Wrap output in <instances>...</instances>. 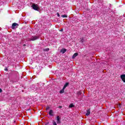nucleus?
<instances>
[{
	"instance_id": "1",
	"label": "nucleus",
	"mask_w": 125,
	"mask_h": 125,
	"mask_svg": "<svg viewBox=\"0 0 125 125\" xmlns=\"http://www.w3.org/2000/svg\"><path fill=\"white\" fill-rule=\"evenodd\" d=\"M32 7L34 10H39L40 9V7H39V5L38 4H33Z\"/></svg>"
},
{
	"instance_id": "2",
	"label": "nucleus",
	"mask_w": 125,
	"mask_h": 125,
	"mask_svg": "<svg viewBox=\"0 0 125 125\" xmlns=\"http://www.w3.org/2000/svg\"><path fill=\"white\" fill-rule=\"evenodd\" d=\"M19 25L16 22H14L12 25V29H16L18 27Z\"/></svg>"
},
{
	"instance_id": "3",
	"label": "nucleus",
	"mask_w": 125,
	"mask_h": 125,
	"mask_svg": "<svg viewBox=\"0 0 125 125\" xmlns=\"http://www.w3.org/2000/svg\"><path fill=\"white\" fill-rule=\"evenodd\" d=\"M38 39H39V37L38 36H32L30 41H36V40H38Z\"/></svg>"
},
{
	"instance_id": "4",
	"label": "nucleus",
	"mask_w": 125,
	"mask_h": 125,
	"mask_svg": "<svg viewBox=\"0 0 125 125\" xmlns=\"http://www.w3.org/2000/svg\"><path fill=\"white\" fill-rule=\"evenodd\" d=\"M121 79L122 80L124 83H125V74L121 75Z\"/></svg>"
},
{
	"instance_id": "5",
	"label": "nucleus",
	"mask_w": 125,
	"mask_h": 125,
	"mask_svg": "<svg viewBox=\"0 0 125 125\" xmlns=\"http://www.w3.org/2000/svg\"><path fill=\"white\" fill-rule=\"evenodd\" d=\"M57 124H60V123H61V122L60 121V117H59V116H57Z\"/></svg>"
},
{
	"instance_id": "6",
	"label": "nucleus",
	"mask_w": 125,
	"mask_h": 125,
	"mask_svg": "<svg viewBox=\"0 0 125 125\" xmlns=\"http://www.w3.org/2000/svg\"><path fill=\"white\" fill-rule=\"evenodd\" d=\"M90 115V109H88L86 111V116H89Z\"/></svg>"
},
{
	"instance_id": "7",
	"label": "nucleus",
	"mask_w": 125,
	"mask_h": 125,
	"mask_svg": "<svg viewBox=\"0 0 125 125\" xmlns=\"http://www.w3.org/2000/svg\"><path fill=\"white\" fill-rule=\"evenodd\" d=\"M49 115L50 116H53V110H50V111L49 112Z\"/></svg>"
},
{
	"instance_id": "8",
	"label": "nucleus",
	"mask_w": 125,
	"mask_h": 125,
	"mask_svg": "<svg viewBox=\"0 0 125 125\" xmlns=\"http://www.w3.org/2000/svg\"><path fill=\"white\" fill-rule=\"evenodd\" d=\"M67 51V50L66 49H62V50H61V52H62V53L64 54L65 53V52Z\"/></svg>"
},
{
	"instance_id": "9",
	"label": "nucleus",
	"mask_w": 125,
	"mask_h": 125,
	"mask_svg": "<svg viewBox=\"0 0 125 125\" xmlns=\"http://www.w3.org/2000/svg\"><path fill=\"white\" fill-rule=\"evenodd\" d=\"M64 91H65V89H64V88H62V89L60 91V93L61 94H62V93H64Z\"/></svg>"
},
{
	"instance_id": "10",
	"label": "nucleus",
	"mask_w": 125,
	"mask_h": 125,
	"mask_svg": "<svg viewBox=\"0 0 125 125\" xmlns=\"http://www.w3.org/2000/svg\"><path fill=\"white\" fill-rule=\"evenodd\" d=\"M78 53H74V54L72 56V58H76V57H77V56L78 55Z\"/></svg>"
},
{
	"instance_id": "11",
	"label": "nucleus",
	"mask_w": 125,
	"mask_h": 125,
	"mask_svg": "<svg viewBox=\"0 0 125 125\" xmlns=\"http://www.w3.org/2000/svg\"><path fill=\"white\" fill-rule=\"evenodd\" d=\"M68 85H69V83H66L65 84H64V85L63 86V89H65V88L67 87V86H68Z\"/></svg>"
},
{
	"instance_id": "12",
	"label": "nucleus",
	"mask_w": 125,
	"mask_h": 125,
	"mask_svg": "<svg viewBox=\"0 0 125 125\" xmlns=\"http://www.w3.org/2000/svg\"><path fill=\"white\" fill-rule=\"evenodd\" d=\"M62 18H67L68 17V16H67L66 15H62Z\"/></svg>"
},
{
	"instance_id": "13",
	"label": "nucleus",
	"mask_w": 125,
	"mask_h": 125,
	"mask_svg": "<svg viewBox=\"0 0 125 125\" xmlns=\"http://www.w3.org/2000/svg\"><path fill=\"white\" fill-rule=\"evenodd\" d=\"M69 108H73V107H74V104H70V105H69Z\"/></svg>"
},
{
	"instance_id": "14",
	"label": "nucleus",
	"mask_w": 125,
	"mask_h": 125,
	"mask_svg": "<svg viewBox=\"0 0 125 125\" xmlns=\"http://www.w3.org/2000/svg\"><path fill=\"white\" fill-rule=\"evenodd\" d=\"M77 94H78V95H81V94H82V92H81V91H78V92H77Z\"/></svg>"
},
{
	"instance_id": "15",
	"label": "nucleus",
	"mask_w": 125,
	"mask_h": 125,
	"mask_svg": "<svg viewBox=\"0 0 125 125\" xmlns=\"http://www.w3.org/2000/svg\"><path fill=\"white\" fill-rule=\"evenodd\" d=\"M53 125H57V124H56V122L54 121H53Z\"/></svg>"
},
{
	"instance_id": "16",
	"label": "nucleus",
	"mask_w": 125,
	"mask_h": 125,
	"mask_svg": "<svg viewBox=\"0 0 125 125\" xmlns=\"http://www.w3.org/2000/svg\"><path fill=\"white\" fill-rule=\"evenodd\" d=\"M57 16L58 17H60V15L59 14V13H57Z\"/></svg>"
},
{
	"instance_id": "17",
	"label": "nucleus",
	"mask_w": 125,
	"mask_h": 125,
	"mask_svg": "<svg viewBox=\"0 0 125 125\" xmlns=\"http://www.w3.org/2000/svg\"><path fill=\"white\" fill-rule=\"evenodd\" d=\"M45 50L46 51H48V50H49V48H46V49H45Z\"/></svg>"
},
{
	"instance_id": "18",
	"label": "nucleus",
	"mask_w": 125,
	"mask_h": 125,
	"mask_svg": "<svg viewBox=\"0 0 125 125\" xmlns=\"http://www.w3.org/2000/svg\"><path fill=\"white\" fill-rule=\"evenodd\" d=\"M60 32H63V28L61 29Z\"/></svg>"
},
{
	"instance_id": "19",
	"label": "nucleus",
	"mask_w": 125,
	"mask_h": 125,
	"mask_svg": "<svg viewBox=\"0 0 125 125\" xmlns=\"http://www.w3.org/2000/svg\"><path fill=\"white\" fill-rule=\"evenodd\" d=\"M49 109V107H47L46 108V110H48Z\"/></svg>"
},
{
	"instance_id": "20",
	"label": "nucleus",
	"mask_w": 125,
	"mask_h": 125,
	"mask_svg": "<svg viewBox=\"0 0 125 125\" xmlns=\"http://www.w3.org/2000/svg\"><path fill=\"white\" fill-rule=\"evenodd\" d=\"M0 92H2V89H1V88H0Z\"/></svg>"
},
{
	"instance_id": "21",
	"label": "nucleus",
	"mask_w": 125,
	"mask_h": 125,
	"mask_svg": "<svg viewBox=\"0 0 125 125\" xmlns=\"http://www.w3.org/2000/svg\"><path fill=\"white\" fill-rule=\"evenodd\" d=\"M59 108H62V106H59Z\"/></svg>"
},
{
	"instance_id": "22",
	"label": "nucleus",
	"mask_w": 125,
	"mask_h": 125,
	"mask_svg": "<svg viewBox=\"0 0 125 125\" xmlns=\"http://www.w3.org/2000/svg\"><path fill=\"white\" fill-rule=\"evenodd\" d=\"M23 46L24 47H25V46H26V44H23Z\"/></svg>"
},
{
	"instance_id": "23",
	"label": "nucleus",
	"mask_w": 125,
	"mask_h": 125,
	"mask_svg": "<svg viewBox=\"0 0 125 125\" xmlns=\"http://www.w3.org/2000/svg\"><path fill=\"white\" fill-rule=\"evenodd\" d=\"M5 71H7V69H5Z\"/></svg>"
}]
</instances>
